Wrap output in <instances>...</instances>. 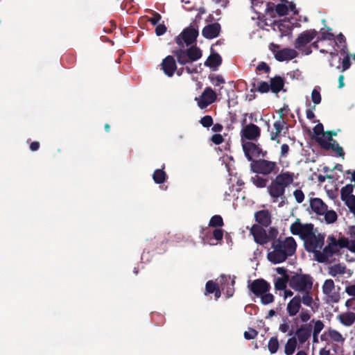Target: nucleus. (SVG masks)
Segmentation results:
<instances>
[{
    "label": "nucleus",
    "instance_id": "nucleus-53",
    "mask_svg": "<svg viewBox=\"0 0 355 355\" xmlns=\"http://www.w3.org/2000/svg\"><path fill=\"white\" fill-rule=\"evenodd\" d=\"M200 123L203 127L209 128L213 124V119L211 116L206 115L201 119Z\"/></svg>",
    "mask_w": 355,
    "mask_h": 355
},
{
    "label": "nucleus",
    "instance_id": "nucleus-42",
    "mask_svg": "<svg viewBox=\"0 0 355 355\" xmlns=\"http://www.w3.org/2000/svg\"><path fill=\"white\" fill-rule=\"evenodd\" d=\"M309 323L312 325V332L314 333L315 335L319 334L324 327V323L320 320H312Z\"/></svg>",
    "mask_w": 355,
    "mask_h": 355
},
{
    "label": "nucleus",
    "instance_id": "nucleus-21",
    "mask_svg": "<svg viewBox=\"0 0 355 355\" xmlns=\"http://www.w3.org/2000/svg\"><path fill=\"white\" fill-rule=\"evenodd\" d=\"M162 68L166 76L171 77L177 69L174 58L171 55L166 56L162 62Z\"/></svg>",
    "mask_w": 355,
    "mask_h": 355
},
{
    "label": "nucleus",
    "instance_id": "nucleus-16",
    "mask_svg": "<svg viewBox=\"0 0 355 355\" xmlns=\"http://www.w3.org/2000/svg\"><path fill=\"white\" fill-rule=\"evenodd\" d=\"M328 273L336 280L340 281L341 278H348L352 273L347 269L344 264L336 263L328 268Z\"/></svg>",
    "mask_w": 355,
    "mask_h": 355
},
{
    "label": "nucleus",
    "instance_id": "nucleus-32",
    "mask_svg": "<svg viewBox=\"0 0 355 355\" xmlns=\"http://www.w3.org/2000/svg\"><path fill=\"white\" fill-rule=\"evenodd\" d=\"M297 343L295 337L288 338L284 346L285 354L293 355L297 348Z\"/></svg>",
    "mask_w": 355,
    "mask_h": 355
},
{
    "label": "nucleus",
    "instance_id": "nucleus-62",
    "mask_svg": "<svg viewBox=\"0 0 355 355\" xmlns=\"http://www.w3.org/2000/svg\"><path fill=\"white\" fill-rule=\"evenodd\" d=\"M166 31V28L164 24H158L155 28L156 35L158 36L162 35Z\"/></svg>",
    "mask_w": 355,
    "mask_h": 355
},
{
    "label": "nucleus",
    "instance_id": "nucleus-41",
    "mask_svg": "<svg viewBox=\"0 0 355 355\" xmlns=\"http://www.w3.org/2000/svg\"><path fill=\"white\" fill-rule=\"evenodd\" d=\"M322 216H324V220L328 224L334 223L338 218L337 214L334 210H328V209Z\"/></svg>",
    "mask_w": 355,
    "mask_h": 355
},
{
    "label": "nucleus",
    "instance_id": "nucleus-45",
    "mask_svg": "<svg viewBox=\"0 0 355 355\" xmlns=\"http://www.w3.org/2000/svg\"><path fill=\"white\" fill-rule=\"evenodd\" d=\"M259 297H260L261 303L263 305L271 304L275 300L274 295L270 292L264 293V294H262Z\"/></svg>",
    "mask_w": 355,
    "mask_h": 355
},
{
    "label": "nucleus",
    "instance_id": "nucleus-27",
    "mask_svg": "<svg viewBox=\"0 0 355 355\" xmlns=\"http://www.w3.org/2000/svg\"><path fill=\"white\" fill-rule=\"evenodd\" d=\"M310 207L311 210L318 215H323L327 209V205L318 198H313L310 200Z\"/></svg>",
    "mask_w": 355,
    "mask_h": 355
},
{
    "label": "nucleus",
    "instance_id": "nucleus-43",
    "mask_svg": "<svg viewBox=\"0 0 355 355\" xmlns=\"http://www.w3.org/2000/svg\"><path fill=\"white\" fill-rule=\"evenodd\" d=\"M354 190V187L352 184H347L346 186L343 187L341 189L340 191V196L342 200L349 198L350 196H352V192Z\"/></svg>",
    "mask_w": 355,
    "mask_h": 355
},
{
    "label": "nucleus",
    "instance_id": "nucleus-52",
    "mask_svg": "<svg viewBox=\"0 0 355 355\" xmlns=\"http://www.w3.org/2000/svg\"><path fill=\"white\" fill-rule=\"evenodd\" d=\"M219 286L212 281H208L206 284L205 290L207 293H214Z\"/></svg>",
    "mask_w": 355,
    "mask_h": 355
},
{
    "label": "nucleus",
    "instance_id": "nucleus-55",
    "mask_svg": "<svg viewBox=\"0 0 355 355\" xmlns=\"http://www.w3.org/2000/svg\"><path fill=\"white\" fill-rule=\"evenodd\" d=\"M293 196L297 203H301L304 201V194L300 189H296L293 192Z\"/></svg>",
    "mask_w": 355,
    "mask_h": 355
},
{
    "label": "nucleus",
    "instance_id": "nucleus-9",
    "mask_svg": "<svg viewBox=\"0 0 355 355\" xmlns=\"http://www.w3.org/2000/svg\"><path fill=\"white\" fill-rule=\"evenodd\" d=\"M324 300L327 304L338 303L340 299L339 288H336L334 282L332 279H326L322 286Z\"/></svg>",
    "mask_w": 355,
    "mask_h": 355
},
{
    "label": "nucleus",
    "instance_id": "nucleus-35",
    "mask_svg": "<svg viewBox=\"0 0 355 355\" xmlns=\"http://www.w3.org/2000/svg\"><path fill=\"white\" fill-rule=\"evenodd\" d=\"M251 182L258 188H264L268 183V179L256 174L250 178Z\"/></svg>",
    "mask_w": 355,
    "mask_h": 355
},
{
    "label": "nucleus",
    "instance_id": "nucleus-7",
    "mask_svg": "<svg viewBox=\"0 0 355 355\" xmlns=\"http://www.w3.org/2000/svg\"><path fill=\"white\" fill-rule=\"evenodd\" d=\"M282 3H275L273 2H268L266 4V12L268 15L271 17L273 16L274 11L279 16H284L288 13V10H290L293 12L294 15H297L298 13L297 10L296 9L295 4L293 2H291L289 4V7L286 5L288 1L287 0H280Z\"/></svg>",
    "mask_w": 355,
    "mask_h": 355
},
{
    "label": "nucleus",
    "instance_id": "nucleus-33",
    "mask_svg": "<svg viewBox=\"0 0 355 355\" xmlns=\"http://www.w3.org/2000/svg\"><path fill=\"white\" fill-rule=\"evenodd\" d=\"M221 57L218 53H214L209 56L205 64L211 68H216L221 64Z\"/></svg>",
    "mask_w": 355,
    "mask_h": 355
},
{
    "label": "nucleus",
    "instance_id": "nucleus-24",
    "mask_svg": "<svg viewBox=\"0 0 355 355\" xmlns=\"http://www.w3.org/2000/svg\"><path fill=\"white\" fill-rule=\"evenodd\" d=\"M301 302L300 295L293 297L287 304L286 311L290 317L295 316L300 311Z\"/></svg>",
    "mask_w": 355,
    "mask_h": 355
},
{
    "label": "nucleus",
    "instance_id": "nucleus-44",
    "mask_svg": "<svg viewBox=\"0 0 355 355\" xmlns=\"http://www.w3.org/2000/svg\"><path fill=\"white\" fill-rule=\"evenodd\" d=\"M320 90V87H315L311 92V101L315 105L321 103L322 98Z\"/></svg>",
    "mask_w": 355,
    "mask_h": 355
},
{
    "label": "nucleus",
    "instance_id": "nucleus-37",
    "mask_svg": "<svg viewBox=\"0 0 355 355\" xmlns=\"http://www.w3.org/2000/svg\"><path fill=\"white\" fill-rule=\"evenodd\" d=\"M291 278L286 277H277L275 281V288L277 291H284L286 288L287 283H289Z\"/></svg>",
    "mask_w": 355,
    "mask_h": 355
},
{
    "label": "nucleus",
    "instance_id": "nucleus-28",
    "mask_svg": "<svg viewBox=\"0 0 355 355\" xmlns=\"http://www.w3.org/2000/svg\"><path fill=\"white\" fill-rule=\"evenodd\" d=\"M340 245L342 247L347 248L351 252H355V227L350 230V236L349 239H341Z\"/></svg>",
    "mask_w": 355,
    "mask_h": 355
},
{
    "label": "nucleus",
    "instance_id": "nucleus-38",
    "mask_svg": "<svg viewBox=\"0 0 355 355\" xmlns=\"http://www.w3.org/2000/svg\"><path fill=\"white\" fill-rule=\"evenodd\" d=\"M324 148L331 150L335 152L338 156H343L344 152L343 148L339 146L336 140H333L329 144V146H325Z\"/></svg>",
    "mask_w": 355,
    "mask_h": 355
},
{
    "label": "nucleus",
    "instance_id": "nucleus-48",
    "mask_svg": "<svg viewBox=\"0 0 355 355\" xmlns=\"http://www.w3.org/2000/svg\"><path fill=\"white\" fill-rule=\"evenodd\" d=\"M349 210L355 215V196H352L343 200Z\"/></svg>",
    "mask_w": 355,
    "mask_h": 355
},
{
    "label": "nucleus",
    "instance_id": "nucleus-29",
    "mask_svg": "<svg viewBox=\"0 0 355 355\" xmlns=\"http://www.w3.org/2000/svg\"><path fill=\"white\" fill-rule=\"evenodd\" d=\"M270 84L271 92L277 94L283 89L284 81L280 76H275L270 80Z\"/></svg>",
    "mask_w": 355,
    "mask_h": 355
},
{
    "label": "nucleus",
    "instance_id": "nucleus-58",
    "mask_svg": "<svg viewBox=\"0 0 355 355\" xmlns=\"http://www.w3.org/2000/svg\"><path fill=\"white\" fill-rule=\"evenodd\" d=\"M313 133L315 136L318 137V138L322 135L323 134L324 132V128H323V125L322 123H318L317 124L313 129Z\"/></svg>",
    "mask_w": 355,
    "mask_h": 355
},
{
    "label": "nucleus",
    "instance_id": "nucleus-2",
    "mask_svg": "<svg viewBox=\"0 0 355 355\" xmlns=\"http://www.w3.org/2000/svg\"><path fill=\"white\" fill-rule=\"evenodd\" d=\"M296 249L297 243L292 236L275 239L271 243L267 258L270 262L274 264L280 263L294 255Z\"/></svg>",
    "mask_w": 355,
    "mask_h": 355
},
{
    "label": "nucleus",
    "instance_id": "nucleus-39",
    "mask_svg": "<svg viewBox=\"0 0 355 355\" xmlns=\"http://www.w3.org/2000/svg\"><path fill=\"white\" fill-rule=\"evenodd\" d=\"M153 178L155 183L161 184L166 179V173L162 169H156L153 173Z\"/></svg>",
    "mask_w": 355,
    "mask_h": 355
},
{
    "label": "nucleus",
    "instance_id": "nucleus-20",
    "mask_svg": "<svg viewBox=\"0 0 355 355\" xmlns=\"http://www.w3.org/2000/svg\"><path fill=\"white\" fill-rule=\"evenodd\" d=\"M250 232L257 243L263 245L268 242L267 233L261 226L254 225L250 230Z\"/></svg>",
    "mask_w": 355,
    "mask_h": 355
},
{
    "label": "nucleus",
    "instance_id": "nucleus-50",
    "mask_svg": "<svg viewBox=\"0 0 355 355\" xmlns=\"http://www.w3.org/2000/svg\"><path fill=\"white\" fill-rule=\"evenodd\" d=\"M270 90V84L262 81L259 83L257 91L260 93H266Z\"/></svg>",
    "mask_w": 355,
    "mask_h": 355
},
{
    "label": "nucleus",
    "instance_id": "nucleus-25",
    "mask_svg": "<svg viewBox=\"0 0 355 355\" xmlns=\"http://www.w3.org/2000/svg\"><path fill=\"white\" fill-rule=\"evenodd\" d=\"M302 293V295H300V300L301 304H303L304 306L309 307L311 310L315 313L318 310L319 305L314 301L311 291H306Z\"/></svg>",
    "mask_w": 355,
    "mask_h": 355
},
{
    "label": "nucleus",
    "instance_id": "nucleus-57",
    "mask_svg": "<svg viewBox=\"0 0 355 355\" xmlns=\"http://www.w3.org/2000/svg\"><path fill=\"white\" fill-rule=\"evenodd\" d=\"M346 56L343 58L342 61V67H343V71L348 69L350 67L351 63H350V56L347 53H345Z\"/></svg>",
    "mask_w": 355,
    "mask_h": 355
},
{
    "label": "nucleus",
    "instance_id": "nucleus-14",
    "mask_svg": "<svg viewBox=\"0 0 355 355\" xmlns=\"http://www.w3.org/2000/svg\"><path fill=\"white\" fill-rule=\"evenodd\" d=\"M280 114H283V109L279 110ZM288 131V127L286 121L284 120L282 115H280L278 120L275 121L273 123V130L270 132V139L272 141H277L279 143V138L282 136H284Z\"/></svg>",
    "mask_w": 355,
    "mask_h": 355
},
{
    "label": "nucleus",
    "instance_id": "nucleus-15",
    "mask_svg": "<svg viewBox=\"0 0 355 355\" xmlns=\"http://www.w3.org/2000/svg\"><path fill=\"white\" fill-rule=\"evenodd\" d=\"M248 287L257 297L270 290V285L263 279H257L252 282L249 281Z\"/></svg>",
    "mask_w": 355,
    "mask_h": 355
},
{
    "label": "nucleus",
    "instance_id": "nucleus-5",
    "mask_svg": "<svg viewBox=\"0 0 355 355\" xmlns=\"http://www.w3.org/2000/svg\"><path fill=\"white\" fill-rule=\"evenodd\" d=\"M175 53L178 63L182 65L196 61L202 57V51L196 46H191L186 50L180 49Z\"/></svg>",
    "mask_w": 355,
    "mask_h": 355
},
{
    "label": "nucleus",
    "instance_id": "nucleus-1",
    "mask_svg": "<svg viewBox=\"0 0 355 355\" xmlns=\"http://www.w3.org/2000/svg\"><path fill=\"white\" fill-rule=\"evenodd\" d=\"M292 234L299 236L304 241L305 250L313 254L315 259V254L322 248L324 243V236L318 233L311 223H302L300 219L293 223L290 226Z\"/></svg>",
    "mask_w": 355,
    "mask_h": 355
},
{
    "label": "nucleus",
    "instance_id": "nucleus-60",
    "mask_svg": "<svg viewBox=\"0 0 355 355\" xmlns=\"http://www.w3.org/2000/svg\"><path fill=\"white\" fill-rule=\"evenodd\" d=\"M345 292L348 295L355 297V283L347 285L345 287Z\"/></svg>",
    "mask_w": 355,
    "mask_h": 355
},
{
    "label": "nucleus",
    "instance_id": "nucleus-22",
    "mask_svg": "<svg viewBox=\"0 0 355 355\" xmlns=\"http://www.w3.org/2000/svg\"><path fill=\"white\" fill-rule=\"evenodd\" d=\"M219 284L221 290H226L227 297H230L233 295L234 280L232 279L230 276L221 275Z\"/></svg>",
    "mask_w": 355,
    "mask_h": 355
},
{
    "label": "nucleus",
    "instance_id": "nucleus-34",
    "mask_svg": "<svg viewBox=\"0 0 355 355\" xmlns=\"http://www.w3.org/2000/svg\"><path fill=\"white\" fill-rule=\"evenodd\" d=\"M336 133L332 134L330 132H324L318 138V141L322 148L329 146V144L334 140L332 136L336 135Z\"/></svg>",
    "mask_w": 355,
    "mask_h": 355
},
{
    "label": "nucleus",
    "instance_id": "nucleus-40",
    "mask_svg": "<svg viewBox=\"0 0 355 355\" xmlns=\"http://www.w3.org/2000/svg\"><path fill=\"white\" fill-rule=\"evenodd\" d=\"M279 347V341L277 337H272L268 341V348L270 354H275Z\"/></svg>",
    "mask_w": 355,
    "mask_h": 355
},
{
    "label": "nucleus",
    "instance_id": "nucleus-63",
    "mask_svg": "<svg viewBox=\"0 0 355 355\" xmlns=\"http://www.w3.org/2000/svg\"><path fill=\"white\" fill-rule=\"evenodd\" d=\"M213 236L216 241H220L223 239V233L221 229H216L213 232Z\"/></svg>",
    "mask_w": 355,
    "mask_h": 355
},
{
    "label": "nucleus",
    "instance_id": "nucleus-49",
    "mask_svg": "<svg viewBox=\"0 0 355 355\" xmlns=\"http://www.w3.org/2000/svg\"><path fill=\"white\" fill-rule=\"evenodd\" d=\"M330 31L331 29L328 31H325L323 28L321 29V36L320 37V40H334V35L332 33H331Z\"/></svg>",
    "mask_w": 355,
    "mask_h": 355
},
{
    "label": "nucleus",
    "instance_id": "nucleus-51",
    "mask_svg": "<svg viewBox=\"0 0 355 355\" xmlns=\"http://www.w3.org/2000/svg\"><path fill=\"white\" fill-rule=\"evenodd\" d=\"M290 324L288 320H284L282 324H280L279 327V330L282 333H286L289 331L288 335L291 336L293 334V331L290 330Z\"/></svg>",
    "mask_w": 355,
    "mask_h": 355
},
{
    "label": "nucleus",
    "instance_id": "nucleus-31",
    "mask_svg": "<svg viewBox=\"0 0 355 355\" xmlns=\"http://www.w3.org/2000/svg\"><path fill=\"white\" fill-rule=\"evenodd\" d=\"M256 220L265 226H268L270 223V216L268 211L262 210L255 214Z\"/></svg>",
    "mask_w": 355,
    "mask_h": 355
},
{
    "label": "nucleus",
    "instance_id": "nucleus-56",
    "mask_svg": "<svg viewBox=\"0 0 355 355\" xmlns=\"http://www.w3.org/2000/svg\"><path fill=\"white\" fill-rule=\"evenodd\" d=\"M211 82L215 87H220L225 83V80L221 76L218 75L211 78Z\"/></svg>",
    "mask_w": 355,
    "mask_h": 355
},
{
    "label": "nucleus",
    "instance_id": "nucleus-3",
    "mask_svg": "<svg viewBox=\"0 0 355 355\" xmlns=\"http://www.w3.org/2000/svg\"><path fill=\"white\" fill-rule=\"evenodd\" d=\"M293 182V174L288 172H282L271 180L267 187L268 193L270 196L272 202L281 200L279 207L284 205L286 200L285 196L286 188L290 186Z\"/></svg>",
    "mask_w": 355,
    "mask_h": 355
},
{
    "label": "nucleus",
    "instance_id": "nucleus-13",
    "mask_svg": "<svg viewBox=\"0 0 355 355\" xmlns=\"http://www.w3.org/2000/svg\"><path fill=\"white\" fill-rule=\"evenodd\" d=\"M242 147L245 157L251 162L253 157H264L266 155V151L263 152L259 145L253 141H243Z\"/></svg>",
    "mask_w": 355,
    "mask_h": 355
},
{
    "label": "nucleus",
    "instance_id": "nucleus-18",
    "mask_svg": "<svg viewBox=\"0 0 355 355\" xmlns=\"http://www.w3.org/2000/svg\"><path fill=\"white\" fill-rule=\"evenodd\" d=\"M216 99V94L210 87L206 88L198 100L200 108L203 109L213 103Z\"/></svg>",
    "mask_w": 355,
    "mask_h": 355
},
{
    "label": "nucleus",
    "instance_id": "nucleus-36",
    "mask_svg": "<svg viewBox=\"0 0 355 355\" xmlns=\"http://www.w3.org/2000/svg\"><path fill=\"white\" fill-rule=\"evenodd\" d=\"M334 42L338 49H340L341 53H347V49L346 45V40L344 35L342 33H340L338 35L336 40Z\"/></svg>",
    "mask_w": 355,
    "mask_h": 355
},
{
    "label": "nucleus",
    "instance_id": "nucleus-12",
    "mask_svg": "<svg viewBox=\"0 0 355 355\" xmlns=\"http://www.w3.org/2000/svg\"><path fill=\"white\" fill-rule=\"evenodd\" d=\"M270 50L272 51L275 58L279 62H288L298 55L295 49L284 48L280 49L277 44H270Z\"/></svg>",
    "mask_w": 355,
    "mask_h": 355
},
{
    "label": "nucleus",
    "instance_id": "nucleus-54",
    "mask_svg": "<svg viewBox=\"0 0 355 355\" xmlns=\"http://www.w3.org/2000/svg\"><path fill=\"white\" fill-rule=\"evenodd\" d=\"M258 334V332L252 329L249 328L248 331L244 332V338L247 340H251L254 338Z\"/></svg>",
    "mask_w": 355,
    "mask_h": 355
},
{
    "label": "nucleus",
    "instance_id": "nucleus-4",
    "mask_svg": "<svg viewBox=\"0 0 355 355\" xmlns=\"http://www.w3.org/2000/svg\"><path fill=\"white\" fill-rule=\"evenodd\" d=\"M289 286L295 291L301 293L311 291L313 278L309 275L296 274L291 277Z\"/></svg>",
    "mask_w": 355,
    "mask_h": 355
},
{
    "label": "nucleus",
    "instance_id": "nucleus-19",
    "mask_svg": "<svg viewBox=\"0 0 355 355\" xmlns=\"http://www.w3.org/2000/svg\"><path fill=\"white\" fill-rule=\"evenodd\" d=\"M317 35L314 29L304 31L296 39L294 46L295 49L301 50L303 46L309 44Z\"/></svg>",
    "mask_w": 355,
    "mask_h": 355
},
{
    "label": "nucleus",
    "instance_id": "nucleus-47",
    "mask_svg": "<svg viewBox=\"0 0 355 355\" xmlns=\"http://www.w3.org/2000/svg\"><path fill=\"white\" fill-rule=\"evenodd\" d=\"M299 313V318L300 321L306 324V322L311 319V317L309 311L305 309H302Z\"/></svg>",
    "mask_w": 355,
    "mask_h": 355
},
{
    "label": "nucleus",
    "instance_id": "nucleus-23",
    "mask_svg": "<svg viewBox=\"0 0 355 355\" xmlns=\"http://www.w3.org/2000/svg\"><path fill=\"white\" fill-rule=\"evenodd\" d=\"M220 31V24L218 23H213L205 26L202 29V34L207 39H213L218 37Z\"/></svg>",
    "mask_w": 355,
    "mask_h": 355
},
{
    "label": "nucleus",
    "instance_id": "nucleus-26",
    "mask_svg": "<svg viewBox=\"0 0 355 355\" xmlns=\"http://www.w3.org/2000/svg\"><path fill=\"white\" fill-rule=\"evenodd\" d=\"M337 320L345 327H351L355 322V313L347 311L337 315Z\"/></svg>",
    "mask_w": 355,
    "mask_h": 355
},
{
    "label": "nucleus",
    "instance_id": "nucleus-11",
    "mask_svg": "<svg viewBox=\"0 0 355 355\" xmlns=\"http://www.w3.org/2000/svg\"><path fill=\"white\" fill-rule=\"evenodd\" d=\"M246 119L242 121L243 125L241 130V143L243 141H257L261 135L259 127L253 123L245 125Z\"/></svg>",
    "mask_w": 355,
    "mask_h": 355
},
{
    "label": "nucleus",
    "instance_id": "nucleus-61",
    "mask_svg": "<svg viewBox=\"0 0 355 355\" xmlns=\"http://www.w3.org/2000/svg\"><path fill=\"white\" fill-rule=\"evenodd\" d=\"M278 234V232L277 230L274 228H270L268 231V233L267 234L268 237V241H274L275 239H277L276 237Z\"/></svg>",
    "mask_w": 355,
    "mask_h": 355
},
{
    "label": "nucleus",
    "instance_id": "nucleus-46",
    "mask_svg": "<svg viewBox=\"0 0 355 355\" xmlns=\"http://www.w3.org/2000/svg\"><path fill=\"white\" fill-rule=\"evenodd\" d=\"M209 226L211 227H222L223 225V220L220 216L215 215L210 219Z\"/></svg>",
    "mask_w": 355,
    "mask_h": 355
},
{
    "label": "nucleus",
    "instance_id": "nucleus-17",
    "mask_svg": "<svg viewBox=\"0 0 355 355\" xmlns=\"http://www.w3.org/2000/svg\"><path fill=\"white\" fill-rule=\"evenodd\" d=\"M312 334V325L311 323L302 324L297 328L295 333V336L300 345H303L307 342Z\"/></svg>",
    "mask_w": 355,
    "mask_h": 355
},
{
    "label": "nucleus",
    "instance_id": "nucleus-10",
    "mask_svg": "<svg viewBox=\"0 0 355 355\" xmlns=\"http://www.w3.org/2000/svg\"><path fill=\"white\" fill-rule=\"evenodd\" d=\"M198 35V27L193 24L186 28L180 35L176 37V43L179 46L184 48L192 44L196 40Z\"/></svg>",
    "mask_w": 355,
    "mask_h": 355
},
{
    "label": "nucleus",
    "instance_id": "nucleus-8",
    "mask_svg": "<svg viewBox=\"0 0 355 355\" xmlns=\"http://www.w3.org/2000/svg\"><path fill=\"white\" fill-rule=\"evenodd\" d=\"M329 239L330 243L323 248L322 251L320 250L315 254V260L318 262L327 261L331 257L339 251L340 248H343L340 245L341 239L337 241L335 238L330 237Z\"/></svg>",
    "mask_w": 355,
    "mask_h": 355
},
{
    "label": "nucleus",
    "instance_id": "nucleus-30",
    "mask_svg": "<svg viewBox=\"0 0 355 355\" xmlns=\"http://www.w3.org/2000/svg\"><path fill=\"white\" fill-rule=\"evenodd\" d=\"M325 334L332 342L343 343L345 341V338L343 336V335L336 329L329 328L325 332Z\"/></svg>",
    "mask_w": 355,
    "mask_h": 355
},
{
    "label": "nucleus",
    "instance_id": "nucleus-59",
    "mask_svg": "<svg viewBox=\"0 0 355 355\" xmlns=\"http://www.w3.org/2000/svg\"><path fill=\"white\" fill-rule=\"evenodd\" d=\"M160 19L161 15L157 12H155L152 17H149L148 20L153 25H156L159 22Z\"/></svg>",
    "mask_w": 355,
    "mask_h": 355
},
{
    "label": "nucleus",
    "instance_id": "nucleus-6",
    "mask_svg": "<svg viewBox=\"0 0 355 355\" xmlns=\"http://www.w3.org/2000/svg\"><path fill=\"white\" fill-rule=\"evenodd\" d=\"M250 168L254 173L264 175L275 174L279 171L277 162L264 159L252 161L250 164Z\"/></svg>",
    "mask_w": 355,
    "mask_h": 355
},
{
    "label": "nucleus",
    "instance_id": "nucleus-64",
    "mask_svg": "<svg viewBox=\"0 0 355 355\" xmlns=\"http://www.w3.org/2000/svg\"><path fill=\"white\" fill-rule=\"evenodd\" d=\"M345 306L348 309L354 310L355 309V299L351 298V299L347 300L345 302Z\"/></svg>",
    "mask_w": 355,
    "mask_h": 355
}]
</instances>
